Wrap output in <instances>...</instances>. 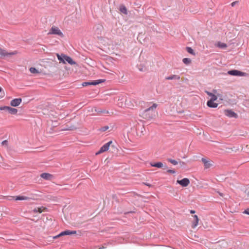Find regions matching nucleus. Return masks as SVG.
<instances>
[{
    "instance_id": "1",
    "label": "nucleus",
    "mask_w": 249,
    "mask_h": 249,
    "mask_svg": "<svg viewBox=\"0 0 249 249\" xmlns=\"http://www.w3.org/2000/svg\"><path fill=\"white\" fill-rule=\"evenodd\" d=\"M17 53L18 52L17 51L8 53L5 50H4L0 47V58L9 57L13 55L17 54Z\"/></svg>"
},
{
    "instance_id": "2",
    "label": "nucleus",
    "mask_w": 249,
    "mask_h": 249,
    "mask_svg": "<svg viewBox=\"0 0 249 249\" xmlns=\"http://www.w3.org/2000/svg\"><path fill=\"white\" fill-rule=\"evenodd\" d=\"M243 33L239 32L237 36L234 38V40L235 41V42L234 43H236V46L237 47H240L244 43V40L243 39Z\"/></svg>"
},
{
    "instance_id": "3",
    "label": "nucleus",
    "mask_w": 249,
    "mask_h": 249,
    "mask_svg": "<svg viewBox=\"0 0 249 249\" xmlns=\"http://www.w3.org/2000/svg\"><path fill=\"white\" fill-rule=\"evenodd\" d=\"M48 34L57 35L61 37H63L64 36L63 33L59 29V28L54 26L51 28Z\"/></svg>"
},
{
    "instance_id": "4",
    "label": "nucleus",
    "mask_w": 249,
    "mask_h": 249,
    "mask_svg": "<svg viewBox=\"0 0 249 249\" xmlns=\"http://www.w3.org/2000/svg\"><path fill=\"white\" fill-rule=\"evenodd\" d=\"M112 143V142L111 141L107 142L106 144H105L104 145H103L100 149L99 151L97 152L96 154L98 155L99 154H101L104 152L107 151L108 150L109 146L110 144Z\"/></svg>"
},
{
    "instance_id": "5",
    "label": "nucleus",
    "mask_w": 249,
    "mask_h": 249,
    "mask_svg": "<svg viewBox=\"0 0 249 249\" xmlns=\"http://www.w3.org/2000/svg\"><path fill=\"white\" fill-rule=\"evenodd\" d=\"M105 81V80H103V79H99V80H94V81H91V82H83L82 83V86L85 87V86H89V85H97L99 84H100V83H102L103 82H104V81Z\"/></svg>"
},
{
    "instance_id": "6",
    "label": "nucleus",
    "mask_w": 249,
    "mask_h": 249,
    "mask_svg": "<svg viewBox=\"0 0 249 249\" xmlns=\"http://www.w3.org/2000/svg\"><path fill=\"white\" fill-rule=\"evenodd\" d=\"M177 182L182 187H186L190 183V180L187 178H184L181 180H177Z\"/></svg>"
},
{
    "instance_id": "7",
    "label": "nucleus",
    "mask_w": 249,
    "mask_h": 249,
    "mask_svg": "<svg viewBox=\"0 0 249 249\" xmlns=\"http://www.w3.org/2000/svg\"><path fill=\"white\" fill-rule=\"evenodd\" d=\"M76 233V231H70L69 230H66V231L61 232L58 235L54 236V238H56L58 237L63 236V235L74 234H75Z\"/></svg>"
},
{
    "instance_id": "8",
    "label": "nucleus",
    "mask_w": 249,
    "mask_h": 249,
    "mask_svg": "<svg viewBox=\"0 0 249 249\" xmlns=\"http://www.w3.org/2000/svg\"><path fill=\"white\" fill-rule=\"evenodd\" d=\"M22 102L21 98H15L12 100L10 102V105L12 107H17Z\"/></svg>"
},
{
    "instance_id": "9",
    "label": "nucleus",
    "mask_w": 249,
    "mask_h": 249,
    "mask_svg": "<svg viewBox=\"0 0 249 249\" xmlns=\"http://www.w3.org/2000/svg\"><path fill=\"white\" fill-rule=\"evenodd\" d=\"M213 98H214L213 97ZM215 98H211L210 100L208 101L207 102V105L211 108H216L218 106V104L214 103V101H215Z\"/></svg>"
},
{
    "instance_id": "10",
    "label": "nucleus",
    "mask_w": 249,
    "mask_h": 249,
    "mask_svg": "<svg viewBox=\"0 0 249 249\" xmlns=\"http://www.w3.org/2000/svg\"><path fill=\"white\" fill-rule=\"evenodd\" d=\"M150 165L152 167H156L157 168L163 167V169H164V170L168 169V167L166 165H163V163L161 162H158L154 163H151Z\"/></svg>"
},
{
    "instance_id": "11",
    "label": "nucleus",
    "mask_w": 249,
    "mask_h": 249,
    "mask_svg": "<svg viewBox=\"0 0 249 249\" xmlns=\"http://www.w3.org/2000/svg\"><path fill=\"white\" fill-rule=\"evenodd\" d=\"M63 58H64V60L66 62H67L69 64L71 65H74L76 64V62L72 60V59L66 55L63 56Z\"/></svg>"
},
{
    "instance_id": "12",
    "label": "nucleus",
    "mask_w": 249,
    "mask_h": 249,
    "mask_svg": "<svg viewBox=\"0 0 249 249\" xmlns=\"http://www.w3.org/2000/svg\"><path fill=\"white\" fill-rule=\"evenodd\" d=\"M249 74L247 73L242 72L241 71L234 70V76H247Z\"/></svg>"
},
{
    "instance_id": "13",
    "label": "nucleus",
    "mask_w": 249,
    "mask_h": 249,
    "mask_svg": "<svg viewBox=\"0 0 249 249\" xmlns=\"http://www.w3.org/2000/svg\"><path fill=\"white\" fill-rule=\"evenodd\" d=\"M158 105L157 104H153L152 105V106L148 108H147V109H146L145 110H144V112L143 113V115H144L145 116H146L147 115V113L149 111H153L154 109H155L157 107Z\"/></svg>"
},
{
    "instance_id": "14",
    "label": "nucleus",
    "mask_w": 249,
    "mask_h": 249,
    "mask_svg": "<svg viewBox=\"0 0 249 249\" xmlns=\"http://www.w3.org/2000/svg\"><path fill=\"white\" fill-rule=\"evenodd\" d=\"M40 177L46 180H51L53 176L49 173H44L40 175Z\"/></svg>"
},
{
    "instance_id": "15",
    "label": "nucleus",
    "mask_w": 249,
    "mask_h": 249,
    "mask_svg": "<svg viewBox=\"0 0 249 249\" xmlns=\"http://www.w3.org/2000/svg\"><path fill=\"white\" fill-rule=\"evenodd\" d=\"M180 78V76L178 75H172L166 77L165 79L166 80H179Z\"/></svg>"
},
{
    "instance_id": "16",
    "label": "nucleus",
    "mask_w": 249,
    "mask_h": 249,
    "mask_svg": "<svg viewBox=\"0 0 249 249\" xmlns=\"http://www.w3.org/2000/svg\"><path fill=\"white\" fill-rule=\"evenodd\" d=\"M193 217H194V221L193 223V227L195 228L198 225L199 219H198V216L196 215H194Z\"/></svg>"
},
{
    "instance_id": "17",
    "label": "nucleus",
    "mask_w": 249,
    "mask_h": 249,
    "mask_svg": "<svg viewBox=\"0 0 249 249\" xmlns=\"http://www.w3.org/2000/svg\"><path fill=\"white\" fill-rule=\"evenodd\" d=\"M120 11L123 14H125V15H127V9L126 8V7L124 5H121L120 6V9H119Z\"/></svg>"
},
{
    "instance_id": "18",
    "label": "nucleus",
    "mask_w": 249,
    "mask_h": 249,
    "mask_svg": "<svg viewBox=\"0 0 249 249\" xmlns=\"http://www.w3.org/2000/svg\"><path fill=\"white\" fill-rule=\"evenodd\" d=\"M202 161L206 168H209L211 166V164L210 163V161L207 160L206 159L202 158Z\"/></svg>"
},
{
    "instance_id": "19",
    "label": "nucleus",
    "mask_w": 249,
    "mask_h": 249,
    "mask_svg": "<svg viewBox=\"0 0 249 249\" xmlns=\"http://www.w3.org/2000/svg\"><path fill=\"white\" fill-rule=\"evenodd\" d=\"M56 55H57V58L59 60V61H60V62H62L64 64H65V61L64 60V58H63V56L65 55V54H59L58 53H57L56 54Z\"/></svg>"
},
{
    "instance_id": "20",
    "label": "nucleus",
    "mask_w": 249,
    "mask_h": 249,
    "mask_svg": "<svg viewBox=\"0 0 249 249\" xmlns=\"http://www.w3.org/2000/svg\"><path fill=\"white\" fill-rule=\"evenodd\" d=\"M29 198L28 197L25 196H17L15 200H27Z\"/></svg>"
},
{
    "instance_id": "21",
    "label": "nucleus",
    "mask_w": 249,
    "mask_h": 249,
    "mask_svg": "<svg viewBox=\"0 0 249 249\" xmlns=\"http://www.w3.org/2000/svg\"><path fill=\"white\" fill-rule=\"evenodd\" d=\"M95 111H96L98 113H108V111L102 109L100 108H95Z\"/></svg>"
},
{
    "instance_id": "22",
    "label": "nucleus",
    "mask_w": 249,
    "mask_h": 249,
    "mask_svg": "<svg viewBox=\"0 0 249 249\" xmlns=\"http://www.w3.org/2000/svg\"><path fill=\"white\" fill-rule=\"evenodd\" d=\"M225 114L230 117H233V111L231 110H225Z\"/></svg>"
},
{
    "instance_id": "23",
    "label": "nucleus",
    "mask_w": 249,
    "mask_h": 249,
    "mask_svg": "<svg viewBox=\"0 0 249 249\" xmlns=\"http://www.w3.org/2000/svg\"><path fill=\"white\" fill-rule=\"evenodd\" d=\"M8 112L9 113H10L11 114L15 115L18 112V109L16 108H15L10 107Z\"/></svg>"
},
{
    "instance_id": "24",
    "label": "nucleus",
    "mask_w": 249,
    "mask_h": 249,
    "mask_svg": "<svg viewBox=\"0 0 249 249\" xmlns=\"http://www.w3.org/2000/svg\"><path fill=\"white\" fill-rule=\"evenodd\" d=\"M186 49L188 53L194 55H195V53L194 52V50L192 49L191 47H187Z\"/></svg>"
},
{
    "instance_id": "25",
    "label": "nucleus",
    "mask_w": 249,
    "mask_h": 249,
    "mask_svg": "<svg viewBox=\"0 0 249 249\" xmlns=\"http://www.w3.org/2000/svg\"><path fill=\"white\" fill-rule=\"evenodd\" d=\"M182 62L186 65H189L191 63V60L188 58H184L183 59Z\"/></svg>"
},
{
    "instance_id": "26",
    "label": "nucleus",
    "mask_w": 249,
    "mask_h": 249,
    "mask_svg": "<svg viewBox=\"0 0 249 249\" xmlns=\"http://www.w3.org/2000/svg\"><path fill=\"white\" fill-rule=\"evenodd\" d=\"M205 92L207 94V95H208L209 96H211V98H213V97H214V98H215V100H217V97L216 95H215L214 94L208 91H206Z\"/></svg>"
},
{
    "instance_id": "27",
    "label": "nucleus",
    "mask_w": 249,
    "mask_h": 249,
    "mask_svg": "<svg viewBox=\"0 0 249 249\" xmlns=\"http://www.w3.org/2000/svg\"><path fill=\"white\" fill-rule=\"evenodd\" d=\"M10 107L8 106H3L0 107V110H4L7 112H9Z\"/></svg>"
},
{
    "instance_id": "28",
    "label": "nucleus",
    "mask_w": 249,
    "mask_h": 249,
    "mask_svg": "<svg viewBox=\"0 0 249 249\" xmlns=\"http://www.w3.org/2000/svg\"><path fill=\"white\" fill-rule=\"evenodd\" d=\"M167 160L174 165H176L178 163V162L177 160L172 159H168Z\"/></svg>"
},
{
    "instance_id": "29",
    "label": "nucleus",
    "mask_w": 249,
    "mask_h": 249,
    "mask_svg": "<svg viewBox=\"0 0 249 249\" xmlns=\"http://www.w3.org/2000/svg\"><path fill=\"white\" fill-rule=\"evenodd\" d=\"M33 212L35 213H41L43 212L42 208H36L33 210Z\"/></svg>"
},
{
    "instance_id": "30",
    "label": "nucleus",
    "mask_w": 249,
    "mask_h": 249,
    "mask_svg": "<svg viewBox=\"0 0 249 249\" xmlns=\"http://www.w3.org/2000/svg\"><path fill=\"white\" fill-rule=\"evenodd\" d=\"M30 71L32 73H36L38 72V70H36L35 68L33 67L30 68Z\"/></svg>"
},
{
    "instance_id": "31",
    "label": "nucleus",
    "mask_w": 249,
    "mask_h": 249,
    "mask_svg": "<svg viewBox=\"0 0 249 249\" xmlns=\"http://www.w3.org/2000/svg\"><path fill=\"white\" fill-rule=\"evenodd\" d=\"M217 46L220 48H224L226 47V44L224 43L218 42Z\"/></svg>"
},
{
    "instance_id": "32",
    "label": "nucleus",
    "mask_w": 249,
    "mask_h": 249,
    "mask_svg": "<svg viewBox=\"0 0 249 249\" xmlns=\"http://www.w3.org/2000/svg\"><path fill=\"white\" fill-rule=\"evenodd\" d=\"M1 145L2 146H8V141L7 140H4L1 142Z\"/></svg>"
},
{
    "instance_id": "33",
    "label": "nucleus",
    "mask_w": 249,
    "mask_h": 249,
    "mask_svg": "<svg viewBox=\"0 0 249 249\" xmlns=\"http://www.w3.org/2000/svg\"><path fill=\"white\" fill-rule=\"evenodd\" d=\"M108 128H109V127L108 126H105L102 127L100 129V130L103 132H104V131L107 130L108 129Z\"/></svg>"
},
{
    "instance_id": "34",
    "label": "nucleus",
    "mask_w": 249,
    "mask_h": 249,
    "mask_svg": "<svg viewBox=\"0 0 249 249\" xmlns=\"http://www.w3.org/2000/svg\"><path fill=\"white\" fill-rule=\"evenodd\" d=\"M167 173L170 174H175L176 173V171L175 170L168 169L167 170Z\"/></svg>"
},
{
    "instance_id": "35",
    "label": "nucleus",
    "mask_w": 249,
    "mask_h": 249,
    "mask_svg": "<svg viewBox=\"0 0 249 249\" xmlns=\"http://www.w3.org/2000/svg\"><path fill=\"white\" fill-rule=\"evenodd\" d=\"M228 73L229 74L231 75H233V70H231L229 71H228Z\"/></svg>"
},
{
    "instance_id": "36",
    "label": "nucleus",
    "mask_w": 249,
    "mask_h": 249,
    "mask_svg": "<svg viewBox=\"0 0 249 249\" xmlns=\"http://www.w3.org/2000/svg\"><path fill=\"white\" fill-rule=\"evenodd\" d=\"M243 213H245V214H249V209H247V210H245L243 212Z\"/></svg>"
},
{
    "instance_id": "37",
    "label": "nucleus",
    "mask_w": 249,
    "mask_h": 249,
    "mask_svg": "<svg viewBox=\"0 0 249 249\" xmlns=\"http://www.w3.org/2000/svg\"><path fill=\"white\" fill-rule=\"evenodd\" d=\"M73 128H72V127H70L69 128H65L64 130H72Z\"/></svg>"
},
{
    "instance_id": "38",
    "label": "nucleus",
    "mask_w": 249,
    "mask_h": 249,
    "mask_svg": "<svg viewBox=\"0 0 249 249\" xmlns=\"http://www.w3.org/2000/svg\"><path fill=\"white\" fill-rule=\"evenodd\" d=\"M179 163L181 166H184L185 165V162L183 161H180Z\"/></svg>"
},
{
    "instance_id": "39",
    "label": "nucleus",
    "mask_w": 249,
    "mask_h": 249,
    "mask_svg": "<svg viewBox=\"0 0 249 249\" xmlns=\"http://www.w3.org/2000/svg\"><path fill=\"white\" fill-rule=\"evenodd\" d=\"M144 184L149 187L152 186V185L151 184H150L149 183H144Z\"/></svg>"
},
{
    "instance_id": "40",
    "label": "nucleus",
    "mask_w": 249,
    "mask_h": 249,
    "mask_svg": "<svg viewBox=\"0 0 249 249\" xmlns=\"http://www.w3.org/2000/svg\"><path fill=\"white\" fill-rule=\"evenodd\" d=\"M238 2H239V1H238V0L234 1V5H236Z\"/></svg>"
},
{
    "instance_id": "41",
    "label": "nucleus",
    "mask_w": 249,
    "mask_h": 249,
    "mask_svg": "<svg viewBox=\"0 0 249 249\" xmlns=\"http://www.w3.org/2000/svg\"><path fill=\"white\" fill-rule=\"evenodd\" d=\"M190 213H195V211H194V210H191L190 211Z\"/></svg>"
},
{
    "instance_id": "42",
    "label": "nucleus",
    "mask_w": 249,
    "mask_h": 249,
    "mask_svg": "<svg viewBox=\"0 0 249 249\" xmlns=\"http://www.w3.org/2000/svg\"><path fill=\"white\" fill-rule=\"evenodd\" d=\"M238 117V115L234 112V118H237Z\"/></svg>"
},
{
    "instance_id": "43",
    "label": "nucleus",
    "mask_w": 249,
    "mask_h": 249,
    "mask_svg": "<svg viewBox=\"0 0 249 249\" xmlns=\"http://www.w3.org/2000/svg\"><path fill=\"white\" fill-rule=\"evenodd\" d=\"M240 150V148H237L235 150H234V152H236V151H239Z\"/></svg>"
},
{
    "instance_id": "44",
    "label": "nucleus",
    "mask_w": 249,
    "mask_h": 249,
    "mask_svg": "<svg viewBox=\"0 0 249 249\" xmlns=\"http://www.w3.org/2000/svg\"><path fill=\"white\" fill-rule=\"evenodd\" d=\"M247 196L248 197H249V191L247 193Z\"/></svg>"
},
{
    "instance_id": "45",
    "label": "nucleus",
    "mask_w": 249,
    "mask_h": 249,
    "mask_svg": "<svg viewBox=\"0 0 249 249\" xmlns=\"http://www.w3.org/2000/svg\"><path fill=\"white\" fill-rule=\"evenodd\" d=\"M231 6L232 7H233V2H232V3H231Z\"/></svg>"
},
{
    "instance_id": "46",
    "label": "nucleus",
    "mask_w": 249,
    "mask_h": 249,
    "mask_svg": "<svg viewBox=\"0 0 249 249\" xmlns=\"http://www.w3.org/2000/svg\"><path fill=\"white\" fill-rule=\"evenodd\" d=\"M219 195H220L221 196H223V194H222V193H219Z\"/></svg>"
},
{
    "instance_id": "47",
    "label": "nucleus",
    "mask_w": 249,
    "mask_h": 249,
    "mask_svg": "<svg viewBox=\"0 0 249 249\" xmlns=\"http://www.w3.org/2000/svg\"><path fill=\"white\" fill-rule=\"evenodd\" d=\"M2 90V89L1 88V87H0V92Z\"/></svg>"
},
{
    "instance_id": "48",
    "label": "nucleus",
    "mask_w": 249,
    "mask_h": 249,
    "mask_svg": "<svg viewBox=\"0 0 249 249\" xmlns=\"http://www.w3.org/2000/svg\"><path fill=\"white\" fill-rule=\"evenodd\" d=\"M147 118H152V116H151H151H149V117H148Z\"/></svg>"
}]
</instances>
